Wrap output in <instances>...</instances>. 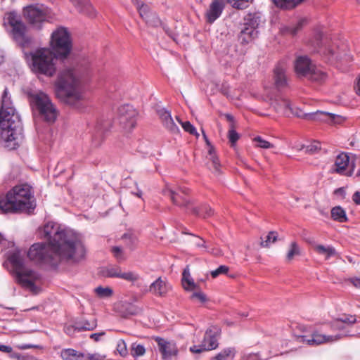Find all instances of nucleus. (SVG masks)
<instances>
[{
    "mask_svg": "<svg viewBox=\"0 0 360 360\" xmlns=\"http://www.w3.org/2000/svg\"><path fill=\"white\" fill-rule=\"evenodd\" d=\"M43 233L49 243L32 245L27 252L31 260L56 266L63 262L77 263L84 259L86 249L79 235L53 222L44 226Z\"/></svg>",
    "mask_w": 360,
    "mask_h": 360,
    "instance_id": "nucleus-1",
    "label": "nucleus"
},
{
    "mask_svg": "<svg viewBox=\"0 0 360 360\" xmlns=\"http://www.w3.org/2000/svg\"><path fill=\"white\" fill-rule=\"evenodd\" d=\"M1 139L4 148L14 150L22 140L20 117L13 105L7 88L4 91L0 108Z\"/></svg>",
    "mask_w": 360,
    "mask_h": 360,
    "instance_id": "nucleus-2",
    "label": "nucleus"
},
{
    "mask_svg": "<svg viewBox=\"0 0 360 360\" xmlns=\"http://www.w3.org/2000/svg\"><path fill=\"white\" fill-rule=\"evenodd\" d=\"M56 96L65 103L78 109L84 107L85 97L80 87V76L73 68H65L56 81Z\"/></svg>",
    "mask_w": 360,
    "mask_h": 360,
    "instance_id": "nucleus-3",
    "label": "nucleus"
},
{
    "mask_svg": "<svg viewBox=\"0 0 360 360\" xmlns=\"http://www.w3.org/2000/svg\"><path fill=\"white\" fill-rule=\"evenodd\" d=\"M32 188L27 184L15 186L0 199V210L2 212H30L35 208Z\"/></svg>",
    "mask_w": 360,
    "mask_h": 360,
    "instance_id": "nucleus-4",
    "label": "nucleus"
},
{
    "mask_svg": "<svg viewBox=\"0 0 360 360\" xmlns=\"http://www.w3.org/2000/svg\"><path fill=\"white\" fill-rule=\"evenodd\" d=\"M49 48H39L30 53V68L33 72L51 77L56 73L57 58Z\"/></svg>",
    "mask_w": 360,
    "mask_h": 360,
    "instance_id": "nucleus-5",
    "label": "nucleus"
},
{
    "mask_svg": "<svg viewBox=\"0 0 360 360\" xmlns=\"http://www.w3.org/2000/svg\"><path fill=\"white\" fill-rule=\"evenodd\" d=\"M8 260L11 264L16 275L17 281L24 288L33 292H37L36 283L39 281L40 275L26 267L23 264V259L19 251H15L8 255Z\"/></svg>",
    "mask_w": 360,
    "mask_h": 360,
    "instance_id": "nucleus-6",
    "label": "nucleus"
},
{
    "mask_svg": "<svg viewBox=\"0 0 360 360\" xmlns=\"http://www.w3.org/2000/svg\"><path fill=\"white\" fill-rule=\"evenodd\" d=\"M316 40L317 45L320 47V52L329 58L338 60L345 59L349 60L351 59L349 54L348 46L343 42H330L328 38L323 37L321 32L316 34Z\"/></svg>",
    "mask_w": 360,
    "mask_h": 360,
    "instance_id": "nucleus-7",
    "label": "nucleus"
},
{
    "mask_svg": "<svg viewBox=\"0 0 360 360\" xmlns=\"http://www.w3.org/2000/svg\"><path fill=\"white\" fill-rule=\"evenodd\" d=\"M34 111L37 112L41 119L49 123L56 121L58 112L47 94L38 92L32 96Z\"/></svg>",
    "mask_w": 360,
    "mask_h": 360,
    "instance_id": "nucleus-8",
    "label": "nucleus"
},
{
    "mask_svg": "<svg viewBox=\"0 0 360 360\" xmlns=\"http://www.w3.org/2000/svg\"><path fill=\"white\" fill-rule=\"evenodd\" d=\"M50 45L59 58H66L72 49V41L67 28L59 27L51 36Z\"/></svg>",
    "mask_w": 360,
    "mask_h": 360,
    "instance_id": "nucleus-9",
    "label": "nucleus"
},
{
    "mask_svg": "<svg viewBox=\"0 0 360 360\" xmlns=\"http://www.w3.org/2000/svg\"><path fill=\"white\" fill-rule=\"evenodd\" d=\"M221 330L216 326H212L207 329L203 340L199 345H193L190 347L192 353L200 354L202 352L210 351L218 347L217 338L220 335Z\"/></svg>",
    "mask_w": 360,
    "mask_h": 360,
    "instance_id": "nucleus-10",
    "label": "nucleus"
},
{
    "mask_svg": "<svg viewBox=\"0 0 360 360\" xmlns=\"http://www.w3.org/2000/svg\"><path fill=\"white\" fill-rule=\"evenodd\" d=\"M137 110L131 105H123L118 108V120L126 132H130L136 125Z\"/></svg>",
    "mask_w": 360,
    "mask_h": 360,
    "instance_id": "nucleus-11",
    "label": "nucleus"
},
{
    "mask_svg": "<svg viewBox=\"0 0 360 360\" xmlns=\"http://www.w3.org/2000/svg\"><path fill=\"white\" fill-rule=\"evenodd\" d=\"M23 14L29 23L34 27L40 29L41 23L46 20L47 10L43 5H30L24 8Z\"/></svg>",
    "mask_w": 360,
    "mask_h": 360,
    "instance_id": "nucleus-12",
    "label": "nucleus"
},
{
    "mask_svg": "<svg viewBox=\"0 0 360 360\" xmlns=\"http://www.w3.org/2000/svg\"><path fill=\"white\" fill-rule=\"evenodd\" d=\"M188 191V188L185 187L179 188L177 192L167 187L163 190V193L165 195H168L170 198L174 205L186 210H190L192 208L193 204L191 200L187 197Z\"/></svg>",
    "mask_w": 360,
    "mask_h": 360,
    "instance_id": "nucleus-13",
    "label": "nucleus"
},
{
    "mask_svg": "<svg viewBox=\"0 0 360 360\" xmlns=\"http://www.w3.org/2000/svg\"><path fill=\"white\" fill-rule=\"evenodd\" d=\"M343 335L341 334L326 335L322 334L319 330L312 333L310 338L306 335L298 337L300 342L306 343L309 346H317L322 344L333 343L342 339Z\"/></svg>",
    "mask_w": 360,
    "mask_h": 360,
    "instance_id": "nucleus-14",
    "label": "nucleus"
},
{
    "mask_svg": "<svg viewBox=\"0 0 360 360\" xmlns=\"http://www.w3.org/2000/svg\"><path fill=\"white\" fill-rule=\"evenodd\" d=\"M6 22L12 27V33L16 41L25 39V26L20 17L15 13H9L6 18Z\"/></svg>",
    "mask_w": 360,
    "mask_h": 360,
    "instance_id": "nucleus-15",
    "label": "nucleus"
},
{
    "mask_svg": "<svg viewBox=\"0 0 360 360\" xmlns=\"http://www.w3.org/2000/svg\"><path fill=\"white\" fill-rule=\"evenodd\" d=\"M156 113L160 120L162 126L172 134H177L179 129L174 122L171 112L165 108L158 107L156 109Z\"/></svg>",
    "mask_w": 360,
    "mask_h": 360,
    "instance_id": "nucleus-16",
    "label": "nucleus"
},
{
    "mask_svg": "<svg viewBox=\"0 0 360 360\" xmlns=\"http://www.w3.org/2000/svg\"><path fill=\"white\" fill-rule=\"evenodd\" d=\"M114 309L122 318H128L141 312V309L136 305L127 302H118L115 304Z\"/></svg>",
    "mask_w": 360,
    "mask_h": 360,
    "instance_id": "nucleus-17",
    "label": "nucleus"
},
{
    "mask_svg": "<svg viewBox=\"0 0 360 360\" xmlns=\"http://www.w3.org/2000/svg\"><path fill=\"white\" fill-rule=\"evenodd\" d=\"M314 65V64L311 63L310 58L306 56L297 57L294 63L295 71L297 75L305 79Z\"/></svg>",
    "mask_w": 360,
    "mask_h": 360,
    "instance_id": "nucleus-18",
    "label": "nucleus"
},
{
    "mask_svg": "<svg viewBox=\"0 0 360 360\" xmlns=\"http://www.w3.org/2000/svg\"><path fill=\"white\" fill-rule=\"evenodd\" d=\"M274 81L278 89H283L288 86L287 66L283 63H278L274 68Z\"/></svg>",
    "mask_w": 360,
    "mask_h": 360,
    "instance_id": "nucleus-19",
    "label": "nucleus"
},
{
    "mask_svg": "<svg viewBox=\"0 0 360 360\" xmlns=\"http://www.w3.org/2000/svg\"><path fill=\"white\" fill-rule=\"evenodd\" d=\"M271 105L277 112L285 116L289 117L294 114L290 101L282 96H276L271 101Z\"/></svg>",
    "mask_w": 360,
    "mask_h": 360,
    "instance_id": "nucleus-20",
    "label": "nucleus"
},
{
    "mask_svg": "<svg viewBox=\"0 0 360 360\" xmlns=\"http://www.w3.org/2000/svg\"><path fill=\"white\" fill-rule=\"evenodd\" d=\"M328 77V73L324 68L314 65L306 79L311 82L321 84L326 82Z\"/></svg>",
    "mask_w": 360,
    "mask_h": 360,
    "instance_id": "nucleus-21",
    "label": "nucleus"
},
{
    "mask_svg": "<svg viewBox=\"0 0 360 360\" xmlns=\"http://www.w3.org/2000/svg\"><path fill=\"white\" fill-rule=\"evenodd\" d=\"M155 341L164 359H171L177 354V349L175 345L167 342L161 338H156Z\"/></svg>",
    "mask_w": 360,
    "mask_h": 360,
    "instance_id": "nucleus-22",
    "label": "nucleus"
},
{
    "mask_svg": "<svg viewBox=\"0 0 360 360\" xmlns=\"http://www.w3.org/2000/svg\"><path fill=\"white\" fill-rule=\"evenodd\" d=\"M224 9V3L221 0H214L212 2L206 13L207 22L212 23L221 15Z\"/></svg>",
    "mask_w": 360,
    "mask_h": 360,
    "instance_id": "nucleus-23",
    "label": "nucleus"
},
{
    "mask_svg": "<svg viewBox=\"0 0 360 360\" xmlns=\"http://www.w3.org/2000/svg\"><path fill=\"white\" fill-rule=\"evenodd\" d=\"M170 288V285L167 283V281L162 279L161 277H159L150 285L149 290L151 293L155 295L165 296Z\"/></svg>",
    "mask_w": 360,
    "mask_h": 360,
    "instance_id": "nucleus-24",
    "label": "nucleus"
},
{
    "mask_svg": "<svg viewBox=\"0 0 360 360\" xmlns=\"http://www.w3.org/2000/svg\"><path fill=\"white\" fill-rule=\"evenodd\" d=\"M70 1L72 3L79 12L90 17L95 16L96 11L89 0H70Z\"/></svg>",
    "mask_w": 360,
    "mask_h": 360,
    "instance_id": "nucleus-25",
    "label": "nucleus"
},
{
    "mask_svg": "<svg viewBox=\"0 0 360 360\" xmlns=\"http://www.w3.org/2000/svg\"><path fill=\"white\" fill-rule=\"evenodd\" d=\"M304 118L309 120H320V121H335V119L340 120L342 117L339 115L329 113L323 111H316L315 112L305 114Z\"/></svg>",
    "mask_w": 360,
    "mask_h": 360,
    "instance_id": "nucleus-26",
    "label": "nucleus"
},
{
    "mask_svg": "<svg viewBox=\"0 0 360 360\" xmlns=\"http://www.w3.org/2000/svg\"><path fill=\"white\" fill-rule=\"evenodd\" d=\"M312 247L315 252L318 255L324 256L325 259H328L330 257L338 255L335 248L331 245H323L321 244L314 243Z\"/></svg>",
    "mask_w": 360,
    "mask_h": 360,
    "instance_id": "nucleus-27",
    "label": "nucleus"
},
{
    "mask_svg": "<svg viewBox=\"0 0 360 360\" xmlns=\"http://www.w3.org/2000/svg\"><path fill=\"white\" fill-rule=\"evenodd\" d=\"M300 150H304L303 155H327L326 150L322 149L320 143L314 141V143L307 146H302Z\"/></svg>",
    "mask_w": 360,
    "mask_h": 360,
    "instance_id": "nucleus-28",
    "label": "nucleus"
},
{
    "mask_svg": "<svg viewBox=\"0 0 360 360\" xmlns=\"http://www.w3.org/2000/svg\"><path fill=\"white\" fill-rule=\"evenodd\" d=\"M98 124L96 126V133L94 136V142L96 145H98L103 139V134L101 133V129H102L103 125L104 124V128L105 130L110 128L112 121L110 119L101 118L96 121Z\"/></svg>",
    "mask_w": 360,
    "mask_h": 360,
    "instance_id": "nucleus-29",
    "label": "nucleus"
},
{
    "mask_svg": "<svg viewBox=\"0 0 360 360\" xmlns=\"http://www.w3.org/2000/svg\"><path fill=\"white\" fill-rule=\"evenodd\" d=\"M258 31L255 28H251L244 25L239 34V39L243 44H248L257 37Z\"/></svg>",
    "mask_w": 360,
    "mask_h": 360,
    "instance_id": "nucleus-30",
    "label": "nucleus"
},
{
    "mask_svg": "<svg viewBox=\"0 0 360 360\" xmlns=\"http://www.w3.org/2000/svg\"><path fill=\"white\" fill-rule=\"evenodd\" d=\"M60 356L63 360H85V354L79 352L73 349H63Z\"/></svg>",
    "mask_w": 360,
    "mask_h": 360,
    "instance_id": "nucleus-31",
    "label": "nucleus"
},
{
    "mask_svg": "<svg viewBox=\"0 0 360 360\" xmlns=\"http://www.w3.org/2000/svg\"><path fill=\"white\" fill-rule=\"evenodd\" d=\"M356 322V318L352 315H344L342 317L335 320L330 324L332 330H340L342 329L341 323L353 324Z\"/></svg>",
    "mask_w": 360,
    "mask_h": 360,
    "instance_id": "nucleus-32",
    "label": "nucleus"
},
{
    "mask_svg": "<svg viewBox=\"0 0 360 360\" xmlns=\"http://www.w3.org/2000/svg\"><path fill=\"white\" fill-rule=\"evenodd\" d=\"M304 0H272L273 3L279 8L291 9L303 2Z\"/></svg>",
    "mask_w": 360,
    "mask_h": 360,
    "instance_id": "nucleus-33",
    "label": "nucleus"
},
{
    "mask_svg": "<svg viewBox=\"0 0 360 360\" xmlns=\"http://www.w3.org/2000/svg\"><path fill=\"white\" fill-rule=\"evenodd\" d=\"M331 217L339 222H346L348 219L345 211L340 207L336 206L331 210Z\"/></svg>",
    "mask_w": 360,
    "mask_h": 360,
    "instance_id": "nucleus-34",
    "label": "nucleus"
},
{
    "mask_svg": "<svg viewBox=\"0 0 360 360\" xmlns=\"http://www.w3.org/2000/svg\"><path fill=\"white\" fill-rule=\"evenodd\" d=\"M191 210L193 214L201 216L203 218L211 217L214 214L212 209L206 205H202L200 208L192 207Z\"/></svg>",
    "mask_w": 360,
    "mask_h": 360,
    "instance_id": "nucleus-35",
    "label": "nucleus"
},
{
    "mask_svg": "<svg viewBox=\"0 0 360 360\" xmlns=\"http://www.w3.org/2000/svg\"><path fill=\"white\" fill-rule=\"evenodd\" d=\"M306 24L307 20L305 18H301L298 20L295 25L285 27L283 31L292 35H295Z\"/></svg>",
    "mask_w": 360,
    "mask_h": 360,
    "instance_id": "nucleus-36",
    "label": "nucleus"
},
{
    "mask_svg": "<svg viewBox=\"0 0 360 360\" xmlns=\"http://www.w3.org/2000/svg\"><path fill=\"white\" fill-rule=\"evenodd\" d=\"M205 165L214 174H219L221 172V164L219 159H205Z\"/></svg>",
    "mask_w": 360,
    "mask_h": 360,
    "instance_id": "nucleus-37",
    "label": "nucleus"
},
{
    "mask_svg": "<svg viewBox=\"0 0 360 360\" xmlns=\"http://www.w3.org/2000/svg\"><path fill=\"white\" fill-rule=\"evenodd\" d=\"M245 26L257 30V27L261 22V19L257 14H250L245 19Z\"/></svg>",
    "mask_w": 360,
    "mask_h": 360,
    "instance_id": "nucleus-38",
    "label": "nucleus"
},
{
    "mask_svg": "<svg viewBox=\"0 0 360 360\" xmlns=\"http://www.w3.org/2000/svg\"><path fill=\"white\" fill-rule=\"evenodd\" d=\"M182 283L184 288L186 290L195 289L196 285L193 282V279L190 278V273L188 270L184 269L183 272Z\"/></svg>",
    "mask_w": 360,
    "mask_h": 360,
    "instance_id": "nucleus-39",
    "label": "nucleus"
},
{
    "mask_svg": "<svg viewBox=\"0 0 360 360\" xmlns=\"http://www.w3.org/2000/svg\"><path fill=\"white\" fill-rule=\"evenodd\" d=\"M349 160L350 159H336L333 172L338 174H343L349 165Z\"/></svg>",
    "mask_w": 360,
    "mask_h": 360,
    "instance_id": "nucleus-40",
    "label": "nucleus"
},
{
    "mask_svg": "<svg viewBox=\"0 0 360 360\" xmlns=\"http://www.w3.org/2000/svg\"><path fill=\"white\" fill-rule=\"evenodd\" d=\"M278 233L276 232L270 231L269 234L266 236V239L264 240H263L262 237L260 238V245L264 248H268L271 243H274L276 241Z\"/></svg>",
    "mask_w": 360,
    "mask_h": 360,
    "instance_id": "nucleus-41",
    "label": "nucleus"
},
{
    "mask_svg": "<svg viewBox=\"0 0 360 360\" xmlns=\"http://www.w3.org/2000/svg\"><path fill=\"white\" fill-rule=\"evenodd\" d=\"M96 323L95 321H93L91 322L86 321L84 322L76 323L75 330H77L78 331L92 330L96 328Z\"/></svg>",
    "mask_w": 360,
    "mask_h": 360,
    "instance_id": "nucleus-42",
    "label": "nucleus"
},
{
    "mask_svg": "<svg viewBox=\"0 0 360 360\" xmlns=\"http://www.w3.org/2000/svg\"><path fill=\"white\" fill-rule=\"evenodd\" d=\"M301 254L300 249L296 242L290 243V250L287 253L286 259L290 262L292 260L295 256L300 255Z\"/></svg>",
    "mask_w": 360,
    "mask_h": 360,
    "instance_id": "nucleus-43",
    "label": "nucleus"
},
{
    "mask_svg": "<svg viewBox=\"0 0 360 360\" xmlns=\"http://www.w3.org/2000/svg\"><path fill=\"white\" fill-rule=\"evenodd\" d=\"M235 354L234 349L226 348L219 353L215 357L216 360H225L226 359H233Z\"/></svg>",
    "mask_w": 360,
    "mask_h": 360,
    "instance_id": "nucleus-44",
    "label": "nucleus"
},
{
    "mask_svg": "<svg viewBox=\"0 0 360 360\" xmlns=\"http://www.w3.org/2000/svg\"><path fill=\"white\" fill-rule=\"evenodd\" d=\"M145 352L146 349L143 345L137 343H133L131 345V354L133 356H143Z\"/></svg>",
    "mask_w": 360,
    "mask_h": 360,
    "instance_id": "nucleus-45",
    "label": "nucleus"
},
{
    "mask_svg": "<svg viewBox=\"0 0 360 360\" xmlns=\"http://www.w3.org/2000/svg\"><path fill=\"white\" fill-rule=\"evenodd\" d=\"M122 238L126 245L131 249L134 248L137 242L136 237L130 233H124Z\"/></svg>",
    "mask_w": 360,
    "mask_h": 360,
    "instance_id": "nucleus-46",
    "label": "nucleus"
},
{
    "mask_svg": "<svg viewBox=\"0 0 360 360\" xmlns=\"http://www.w3.org/2000/svg\"><path fill=\"white\" fill-rule=\"evenodd\" d=\"M253 141L257 147L261 148H271L273 147L270 142L263 139L261 136L254 138Z\"/></svg>",
    "mask_w": 360,
    "mask_h": 360,
    "instance_id": "nucleus-47",
    "label": "nucleus"
},
{
    "mask_svg": "<svg viewBox=\"0 0 360 360\" xmlns=\"http://www.w3.org/2000/svg\"><path fill=\"white\" fill-rule=\"evenodd\" d=\"M119 275L120 276L118 278H122L128 281H136L139 278V276L137 274H135L131 271L122 272L120 271V274Z\"/></svg>",
    "mask_w": 360,
    "mask_h": 360,
    "instance_id": "nucleus-48",
    "label": "nucleus"
},
{
    "mask_svg": "<svg viewBox=\"0 0 360 360\" xmlns=\"http://www.w3.org/2000/svg\"><path fill=\"white\" fill-rule=\"evenodd\" d=\"M95 292L100 297H108L111 296L112 294V290L111 288H103L101 286H98L95 288Z\"/></svg>",
    "mask_w": 360,
    "mask_h": 360,
    "instance_id": "nucleus-49",
    "label": "nucleus"
},
{
    "mask_svg": "<svg viewBox=\"0 0 360 360\" xmlns=\"http://www.w3.org/2000/svg\"><path fill=\"white\" fill-rule=\"evenodd\" d=\"M232 4V6L238 9H243L248 6V4L252 2V0H228Z\"/></svg>",
    "mask_w": 360,
    "mask_h": 360,
    "instance_id": "nucleus-50",
    "label": "nucleus"
},
{
    "mask_svg": "<svg viewBox=\"0 0 360 360\" xmlns=\"http://www.w3.org/2000/svg\"><path fill=\"white\" fill-rule=\"evenodd\" d=\"M229 271V266L226 265H221L215 270H213L210 272V274L212 278H217L218 276L221 274H226Z\"/></svg>",
    "mask_w": 360,
    "mask_h": 360,
    "instance_id": "nucleus-51",
    "label": "nucleus"
},
{
    "mask_svg": "<svg viewBox=\"0 0 360 360\" xmlns=\"http://www.w3.org/2000/svg\"><path fill=\"white\" fill-rule=\"evenodd\" d=\"M228 139L231 146H233L239 139V134L233 129V124H231L229 130Z\"/></svg>",
    "mask_w": 360,
    "mask_h": 360,
    "instance_id": "nucleus-52",
    "label": "nucleus"
},
{
    "mask_svg": "<svg viewBox=\"0 0 360 360\" xmlns=\"http://www.w3.org/2000/svg\"><path fill=\"white\" fill-rule=\"evenodd\" d=\"M117 351L123 357L126 356L128 354L127 345L123 340H120L117 344Z\"/></svg>",
    "mask_w": 360,
    "mask_h": 360,
    "instance_id": "nucleus-53",
    "label": "nucleus"
},
{
    "mask_svg": "<svg viewBox=\"0 0 360 360\" xmlns=\"http://www.w3.org/2000/svg\"><path fill=\"white\" fill-rule=\"evenodd\" d=\"M177 121L181 124L183 129L190 133L191 134H197V131H196V129L190 123V122H181V120H179L177 117H176Z\"/></svg>",
    "mask_w": 360,
    "mask_h": 360,
    "instance_id": "nucleus-54",
    "label": "nucleus"
},
{
    "mask_svg": "<svg viewBox=\"0 0 360 360\" xmlns=\"http://www.w3.org/2000/svg\"><path fill=\"white\" fill-rule=\"evenodd\" d=\"M191 299L197 300L201 303H204L207 301V297L202 291L194 292L191 295Z\"/></svg>",
    "mask_w": 360,
    "mask_h": 360,
    "instance_id": "nucleus-55",
    "label": "nucleus"
},
{
    "mask_svg": "<svg viewBox=\"0 0 360 360\" xmlns=\"http://www.w3.org/2000/svg\"><path fill=\"white\" fill-rule=\"evenodd\" d=\"M120 269L119 268H109L107 269L104 275L108 277H119L120 274Z\"/></svg>",
    "mask_w": 360,
    "mask_h": 360,
    "instance_id": "nucleus-56",
    "label": "nucleus"
},
{
    "mask_svg": "<svg viewBox=\"0 0 360 360\" xmlns=\"http://www.w3.org/2000/svg\"><path fill=\"white\" fill-rule=\"evenodd\" d=\"M197 240L195 242V245L198 248H201V249H203V250L205 252H206V250H207V248L209 245H207L205 240L200 238V237H197Z\"/></svg>",
    "mask_w": 360,
    "mask_h": 360,
    "instance_id": "nucleus-57",
    "label": "nucleus"
},
{
    "mask_svg": "<svg viewBox=\"0 0 360 360\" xmlns=\"http://www.w3.org/2000/svg\"><path fill=\"white\" fill-rule=\"evenodd\" d=\"M207 252H209L214 256H221L223 255L222 250L218 248H212L210 245L208 246Z\"/></svg>",
    "mask_w": 360,
    "mask_h": 360,
    "instance_id": "nucleus-58",
    "label": "nucleus"
},
{
    "mask_svg": "<svg viewBox=\"0 0 360 360\" xmlns=\"http://www.w3.org/2000/svg\"><path fill=\"white\" fill-rule=\"evenodd\" d=\"M85 360H102V358L99 354H85Z\"/></svg>",
    "mask_w": 360,
    "mask_h": 360,
    "instance_id": "nucleus-59",
    "label": "nucleus"
},
{
    "mask_svg": "<svg viewBox=\"0 0 360 360\" xmlns=\"http://www.w3.org/2000/svg\"><path fill=\"white\" fill-rule=\"evenodd\" d=\"M350 144L352 146H355L357 148H360V134H357L353 139V141H351Z\"/></svg>",
    "mask_w": 360,
    "mask_h": 360,
    "instance_id": "nucleus-60",
    "label": "nucleus"
},
{
    "mask_svg": "<svg viewBox=\"0 0 360 360\" xmlns=\"http://www.w3.org/2000/svg\"><path fill=\"white\" fill-rule=\"evenodd\" d=\"M112 252L114 254V256L117 259H120L122 256V250L119 247H114L112 248Z\"/></svg>",
    "mask_w": 360,
    "mask_h": 360,
    "instance_id": "nucleus-61",
    "label": "nucleus"
},
{
    "mask_svg": "<svg viewBox=\"0 0 360 360\" xmlns=\"http://www.w3.org/2000/svg\"><path fill=\"white\" fill-rule=\"evenodd\" d=\"M349 281L356 287L360 288V277L351 278Z\"/></svg>",
    "mask_w": 360,
    "mask_h": 360,
    "instance_id": "nucleus-62",
    "label": "nucleus"
},
{
    "mask_svg": "<svg viewBox=\"0 0 360 360\" xmlns=\"http://www.w3.org/2000/svg\"><path fill=\"white\" fill-rule=\"evenodd\" d=\"M13 350L12 347L8 345H0V351L2 352L10 353Z\"/></svg>",
    "mask_w": 360,
    "mask_h": 360,
    "instance_id": "nucleus-63",
    "label": "nucleus"
},
{
    "mask_svg": "<svg viewBox=\"0 0 360 360\" xmlns=\"http://www.w3.org/2000/svg\"><path fill=\"white\" fill-rule=\"evenodd\" d=\"M353 200L356 204L360 205V192L356 191L353 195Z\"/></svg>",
    "mask_w": 360,
    "mask_h": 360,
    "instance_id": "nucleus-64",
    "label": "nucleus"
}]
</instances>
